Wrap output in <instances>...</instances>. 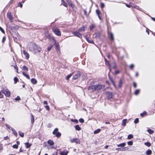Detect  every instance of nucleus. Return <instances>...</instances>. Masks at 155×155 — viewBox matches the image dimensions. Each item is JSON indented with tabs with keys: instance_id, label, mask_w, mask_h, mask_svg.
Returning <instances> with one entry per match:
<instances>
[{
	"instance_id": "nucleus-1",
	"label": "nucleus",
	"mask_w": 155,
	"mask_h": 155,
	"mask_svg": "<svg viewBox=\"0 0 155 155\" xmlns=\"http://www.w3.org/2000/svg\"><path fill=\"white\" fill-rule=\"evenodd\" d=\"M29 49L30 51L35 52H39L41 50V48L39 46H37L33 43L30 45Z\"/></svg>"
},
{
	"instance_id": "nucleus-2",
	"label": "nucleus",
	"mask_w": 155,
	"mask_h": 155,
	"mask_svg": "<svg viewBox=\"0 0 155 155\" xmlns=\"http://www.w3.org/2000/svg\"><path fill=\"white\" fill-rule=\"evenodd\" d=\"M104 87L105 86L104 85L98 84L89 86L88 87L87 89L88 90H91L93 91H95L96 90H100L102 88H104Z\"/></svg>"
},
{
	"instance_id": "nucleus-3",
	"label": "nucleus",
	"mask_w": 155,
	"mask_h": 155,
	"mask_svg": "<svg viewBox=\"0 0 155 155\" xmlns=\"http://www.w3.org/2000/svg\"><path fill=\"white\" fill-rule=\"evenodd\" d=\"M2 92L5 94L6 96L9 97L11 93L10 91L6 87L2 88L1 90Z\"/></svg>"
},
{
	"instance_id": "nucleus-4",
	"label": "nucleus",
	"mask_w": 155,
	"mask_h": 155,
	"mask_svg": "<svg viewBox=\"0 0 155 155\" xmlns=\"http://www.w3.org/2000/svg\"><path fill=\"white\" fill-rule=\"evenodd\" d=\"M58 128H56L52 132V134L54 135H55L56 137H59L61 136V134L58 131Z\"/></svg>"
},
{
	"instance_id": "nucleus-5",
	"label": "nucleus",
	"mask_w": 155,
	"mask_h": 155,
	"mask_svg": "<svg viewBox=\"0 0 155 155\" xmlns=\"http://www.w3.org/2000/svg\"><path fill=\"white\" fill-rule=\"evenodd\" d=\"M52 30L54 32L56 35L58 36H61V32L58 28H53L52 29Z\"/></svg>"
},
{
	"instance_id": "nucleus-6",
	"label": "nucleus",
	"mask_w": 155,
	"mask_h": 155,
	"mask_svg": "<svg viewBox=\"0 0 155 155\" xmlns=\"http://www.w3.org/2000/svg\"><path fill=\"white\" fill-rule=\"evenodd\" d=\"M106 94L108 95L107 98L108 99L112 98L114 97V95L112 92L109 91H106Z\"/></svg>"
},
{
	"instance_id": "nucleus-7",
	"label": "nucleus",
	"mask_w": 155,
	"mask_h": 155,
	"mask_svg": "<svg viewBox=\"0 0 155 155\" xmlns=\"http://www.w3.org/2000/svg\"><path fill=\"white\" fill-rule=\"evenodd\" d=\"M70 141L71 143H73L75 142L77 143H80V140L78 138L72 139L70 140Z\"/></svg>"
},
{
	"instance_id": "nucleus-8",
	"label": "nucleus",
	"mask_w": 155,
	"mask_h": 155,
	"mask_svg": "<svg viewBox=\"0 0 155 155\" xmlns=\"http://www.w3.org/2000/svg\"><path fill=\"white\" fill-rule=\"evenodd\" d=\"M7 17L9 19L11 22L13 21V17L11 12H8L7 14Z\"/></svg>"
},
{
	"instance_id": "nucleus-9",
	"label": "nucleus",
	"mask_w": 155,
	"mask_h": 155,
	"mask_svg": "<svg viewBox=\"0 0 155 155\" xmlns=\"http://www.w3.org/2000/svg\"><path fill=\"white\" fill-rule=\"evenodd\" d=\"M73 34L75 36L78 37L80 38L82 37V35L81 34L79 33L78 32L75 31L73 32Z\"/></svg>"
},
{
	"instance_id": "nucleus-10",
	"label": "nucleus",
	"mask_w": 155,
	"mask_h": 155,
	"mask_svg": "<svg viewBox=\"0 0 155 155\" xmlns=\"http://www.w3.org/2000/svg\"><path fill=\"white\" fill-rule=\"evenodd\" d=\"M85 38L86 40L88 43L91 44H94L93 40L92 39H89L87 35L85 36Z\"/></svg>"
},
{
	"instance_id": "nucleus-11",
	"label": "nucleus",
	"mask_w": 155,
	"mask_h": 155,
	"mask_svg": "<svg viewBox=\"0 0 155 155\" xmlns=\"http://www.w3.org/2000/svg\"><path fill=\"white\" fill-rule=\"evenodd\" d=\"M68 153V151L67 150H65L63 151H61L60 153L61 155H67Z\"/></svg>"
},
{
	"instance_id": "nucleus-12",
	"label": "nucleus",
	"mask_w": 155,
	"mask_h": 155,
	"mask_svg": "<svg viewBox=\"0 0 155 155\" xmlns=\"http://www.w3.org/2000/svg\"><path fill=\"white\" fill-rule=\"evenodd\" d=\"M23 54L25 55L27 59H28L29 58V55L28 53L25 50L23 51Z\"/></svg>"
},
{
	"instance_id": "nucleus-13",
	"label": "nucleus",
	"mask_w": 155,
	"mask_h": 155,
	"mask_svg": "<svg viewBox=\"0 0 155 155\" xmlns=\"http://www.w3.org/2000/svg\"><path fill=\"white\" fill-rule=\"evenodd\" d=\"M80 75L79 73H78L75 74L73 77V79L74 80L77 79L78 78L80 77Z\"/></svg>"
},
{
	"instance_id": "nucleus-14",
	"label": "nucleus",
	"mask_w": 155,
	"mask_h": 155,
	"mask_svg": "<svg viewBox=\"0 0 155 155\" xmlns=\"http://www.w3.org/2000/svg\"><path fill=\"white\" fill-rule=\"evenodd\" d=\"M86 27L85 26H83L80 28L78 29L79 31H85Z\"/></svg>"
},
{
	"instance_id": "nucleus-15",
	"label": "nucleus",
	"mask_w": 155,
	"mask_h": 155,
	"mask_svg": "<svg viewBox=\"0 0 155 155\" xmlns=\"http://www.w3.org/2000/svg\"><path fill=\"white\" fill-rule=\"evenodd\" d=\"M96 12L99 19L100 20H101V18L100 16V14L101 13V12L98 9H97Z\"/></svg>"
},
{
	"instance_id": "nucleus-16",
	"label": "nucleus",
	"mask_w": 155,
	"mask_h": 155,
	"mask_svg": "<svg viewBox=\"0 0 155 155\" xmlns=\"http://www.w3.org/2000/svg\"><path fill=\"white\" fill-rule=\"evenodd\" d=\"M108 34L110 40L111 41L114 40V38L113 33L111 32H110V33H109Z\"/></svg>"
},
{
	"instance_id": "nucleus-17",
	"label": "nucleus",
	"mask_w": 155,
	"mask_h": 155,
	"mask_svg": "<svg viewBox=\"0 0 155 155\" xmlns=\"http://www.w3.org/2000/svg\"><path fill=\"white\" fill-rule=\"evenodd\" d=\"M47 143H48V144H49L51 146H52L54 145V144L53 141L52 140H48Z\"/></svg>"
},
{
	"instance_id": "nucleus-18",
	"label": "nucleus",
	"mask_w": 155,
	"mask_h": 155,
	"mask_svg": "<svg viewBox=\"0 0 155 155\" xmlns=\"http://www.w3.org/2000/svg\"><path fill=\"white\" fill-rule=\"evenodd\" d=\"M31 82L33 84H35L37 83V81L35 78H32L31 80Z\"/></svg>"
},
{
	"instance_id": "nucleus-19",
	"label": "nucleus",
	"mask_w": 155,
	"mask_h": 155,
	"mask_svg": "<svg viewBox=\"0 0 155 155\" xmlns=\"http://www.w3.org/2000/svg\"><path fill=\"white\" fill-rule=\"evenodd\" d=\"M13 132V134L15 136H17L18 135L17 133L16 132V131L15 130V129H14L13 128H11V130Z\"/></svg>"
},
{
	"instance_id": "nucleus-20",
	"label": "nucleus",
	"mask_w": 155,
	"mask_h": 155,
	"mask_svg": "<svg viewBox=\"0 0 155 155\" xmlns=\"http://www.w3.org/2000/svg\"><path fill=\"white\" fill-rule=\"evenodd\" d=\"M105 64L107 66L108 69L110 70V71L111 70V68H110V64L109 61H107V62H106Z\"/></svg>"
},
{
	"instance_id": "nucleus-21",
	"label": "nucleus",
	"mask_w": 155,
	"mask_h": 155,
	"mask_svg": "<svg viewBox=\"0 0 155 155\" xmlns=\"http://www.w3.org/2000/svg\"><path fill=\"white\" fill-rule=\"evenodd\" d=\"M25 145H26V147L27 148H30L31 145V144L29 143L28 142H27L25 143Z\"/></svg>"
},
{
	"instance_id": "nucleus-22",
	"label": "nucleus",
	"mask_w": 155,
	"mask_h": 155,
	"mask_svg": "<svg viewBox=\"0 0 155 155\" xmlns=\"http://www.w3.org/2000/svg\"><path fill=\"white\" fill-rule=\"evenodd\" d=\"M125 145H126V143H120V144H117V146L118 147H124Z\"/></svg>"
},
{
	"instance_id": "nucleus-23",
	"label": "nucleus",
	"mask_w": 155,
	"mask_h": 155,
	"mask_svg": "<svg viewBox=\"0 0 155 155\" xmlns=\"http://www.w3.org/2000/svg\"><path fill=\"white\" fill-rule=\"evenodd\" d=\"M22 74L24 76H25V77H26V78H27V79H30L29 76L28 74H26L24 72H22Z\"/></svg>"
},
{
	"instance_id": "nucleus-24",
	"label": "nucleus",
	"mask_w": 155,
	"mask_h": 155,
	"mask_svg": "<svg viewBox=\"0 0 155 155\" xmlns=\"http://www.w3.org/2000/svg\"><path fill=\"white\" fill-rule=\"evenodd\" d=\"M122 85V81L121 79H120L119 81V84L118 85V87L119 88L121 87Z\"/></svg>"
},
{
	"instance_id": "nucleus-25",
	"label": "nucleus",
	"mask_w": 155,
	"mask_h": 155,
	"mask_svg": "<svg viewBox=\"0 0 155 155\" xmlns=\"http://www.w3.org/2000/svg\"><path fill=\"white\" fill-rule=\"evenodd\" d=\"M22 70L25 72H27L28 71V68L25 66H23L22 68Z\"/></svg>"
},
{
	"instance_id": "nucleus-26",
	"label": "nucleus",
	"mask_w": 155,
	"mask_h": 155,
	"mask_svg": "<svg viewBox=\"0 0 155 155\" xmlns=\"http://www.w3.org/2000/svg\"><path fill=\"white\" fill-rule=\"evenodd\" d=\"M127 121V119H124L122 121V125L123 126H125L126 125V123Z\"/></svg>"
},
{
	"instance_id": "nucleus-27",
	"label": "nucleus",
	"mask_w": 155,
	"mask_h": 155,
	"mask_svg": "<svg viewBox=\"0 0 155 155\" xmlns=\"http://www.w3.org/2000/svg\"><path fill=\"white\" fill-rule=\"evenodd\" d=\"M75 129L76 130L79 131L81 130V127H79V126L77 125L75 126Z\"/></svg>"
},
{
	"instance_id": "nucleus-28",
	"label": "nucleus",
	"mask_w": 155,
	"mask_h": 155,
	"mask_svg": "<svg viewBox=\"0 0 155 155\" xmlns=\"http://www.w3.org/2000/svg\"><path fill=\"white\" fill-rule=\"evenodd\" d=\"M101 130L100 129H98L97 130H96L95 131H94V134H98L100 132Z\"/></svg>"
},
{
	"instance_id": "nucleus-29",
	"label": "nucleus",
	"mask_w": 155,
	"mask_h": 155,
	"mask_svg": "<svg viewBox=\"0 0 155 155\" xmlns=\"http://www.w3.org/2000/svg\"><path fill=\"white\" fill-rule=\"evenodd\" d=\"M147 131L150 134H152L154 133V131L150 129H148Z\"/></svg>"
},
{
	"instance_id": "nucleus-30",
	"label": "nucleus",
	"mask_w": 155,
	"mask_h": 155,
	"mask_svg": "<svg viewBox=\"0 0 155 155\" xmlns=\"http://www.w3.org/2000/svg\"><path fill=\"white\" fill-rule=\"evenodd\" d=\"M147 113L146 111H144L143 113L140 114V115L142 117H143L147 114Z\"/></svg>"
},
{
	"instance_id": "nucleus-31",
	"label": "nucleus",
	"mask_w": 155,
	"mask_h": 155,
	"mask_svg": "<svg viewBox=\"0 0 155 155\" xmlns=\"http://www.w3.org/2000/svg\"><path fill=\"white\" fill-rule=\"evenodd\" d=\"M19 134V135L21 137H23L24 136V133L21 132V131H19L18 132Z\"/></svg>"
},
{
	"instance_id": "nucleus-32",
	"label": "nucleus",
	"mask_w": 155,
	"mask_h": 155,
	"mask_svg": "<svg viewBox=\"0 0 155 155\" xmlns=\"http://www.w3.org/2000/svg\"><path fill=\"white\" fill-rule=\"evenodd\" d=\"M31 123L32 124H33L34 122L35 118H34V116L32 115H31Z\"/></svg>"
},
{
	"instance_id": "nucleus-33",
	"label": "nucleus",
	"mask_w": 155,
	"mask_h": 155,
	"mask_svg": "<svg viewBox=\"0 0 155 155\" xmlns=\"http://www.w3.org/2000/svg\"><path fill=\"white\" fill-rule=\"evenodd\" d=\"M151 153H152L151 150H147L146 151V153L147 155H150V154H151Z\"/></svg>"
},
{
	"instance_id": "nucleus-34",
	"label": "nucleus",
	"mask_w": 155,
	"mask_h": 155,
	"mask_svg": "<svg viewBox=\"0 0 155 155\" xmlns=\"http://www.w3.org/2000/svg\"><path fill=\"white\" fill-rule=\"evenodd\" d=\"M144 144L148 147H149L151 146L150 143L149 142H147L145 143Z\"/></svg>"
},
{
	"instance_id": "nucleus-35",
	"label": "nucleus",
	"mask_w": 155,
	"mask_h": 155,
	"mask_svg": "<svg viewBox=\"0 0 155 155\" xmlns=\"http://www.w3.org/2000/svg\"><path fill=\"white\" fill-rule=\"evenodd\" d=\"M133 137V135L132 134H129L128 136L127 139L130 140Z\"/></svg>"
},
{
	"instance_id": "nucleus-36",
	"label": "nucleus",
	"mask_w": 155,
	"mask_h": 155,
	"mask_svg": "<svg viewBox=\"0 0 155 155\" xmlns=\"http://www.w3.org/2000/svg\"><path fill=\"white\" fill-rule=\"evenodd\" d=\"M14 81L15 84H16L17 82H18V78L16 77H15L14 78Z\"/></svg>"
},
{
	"instance_id": "nucleus-37",
	"label": "nucleus",
	"mask_w": 155,
	"mask_h": 155,
	"mask_svg": "<svg viewBox=\"0 0 155 155\" xmlns=\"http://www.w3.org/2000/svg\"><path fill=\"white\" fill-rule=\"evenodd\" d=\"M5 126L7 127L8 129L10 130H11V128H12L10 126V125H8V124H5Z\"/></svg>"
},
{
	"instance_id": "nucleus-38",
	"label": "nucleus",
	"mask_w": 155,
	"mask_h": 155,
	"mask_svg": "<svg viewBox=\"0 0 155 155\" xmlns=\"http://www.w3.org/2000/svg\"><path fill=\"white\" fill-rule=\"evenodd\" d=\"M140 92V90L139 89H137L135 90L134 92L135 94L137 95Z\"/></svg>"
},
{
	"instance_id": "nucleus-39",
	"label": "nucleus",
	"mask_w": 155,
	"mask_h": 155,
	"mask_svg": "<svg viewBox=\"0 0 155 155\" xmlns=\"http://www.w3.org/2000/svg\"><path fill=\"white\" fill-rule=\"evenodd\" d=\"M95 26L93 25H91L90 26V30L91 31L92 30L94 29V28H95Z\"/></svg>"
},
{
	"instance_id": "nucleus-40",
	"label": "nucleus",
	"mask_w": 155,
	"mask_h": 155,
	"mask_svg": "<svg viewBox=\"0 0 155 155\" xmlns=\"http://www.w3.org/2000/svg\"><path fill=\"white\" fill-rule=\"evenodd\" d=\"M72 74H71L68 75L66 77V79L67 80H68L71 77V76H72Z\"/></svg>"
},
{
	"instance_id": "nucleus-41",
	"label": "nucleus",
	"mask_w": 155,
	"mask_h": 155,
	"mask_svg": "<svg viewBox=\"0 0 155 155\" xmlns=\"http://www.w3.org/2000/svg\"><path fill=\"white\" fill-rule=\"evenodd\" d=\"M53 47V45H50L48 48V50L49 51Z\"/></svg>"
},
{
	"instance_id": "nucleus-42",
	"label": "nucleus",
	"mask_w": 155,
	"mask_h": 155,
	"mask_svg": "<svg viewBox=\"0 0 155 155\" xmlns=\"http://www.w3.org/2000/svg\"><path fill=\"white\" fill-rule=\"evenodd\" d=\"M133 144V142L132 141H129L127 142V144L129 145H132Z\"/></svg>"
},
{
	"instance_id": "nucleus-43",
	"label": "nucleus",
	"mask_w": 155,
	"mask_h": 155,
	"mask_svg": "<svg viewBox=\"0 0 155 155\" xmlns=\"http://www.w3.org/2000/svg\"><path fill=\"white\" fill-rule=\"evenodd\" d=\"M104 6H105V5L104 3H103L102 2H101L100 6L101 8H104Z\"/></svg>"
},
{
	"instance_id": "nucleus-44",
	"label": "nucleus",
	"mask_w": 155,
	"mask_h": 155,
	"mask_svg": "<svg viewBox=\"0 0 155 155\" xmlns=\"http://www.w3.org/2000/svg\"><path fill=\"white\" fill-rule=\"evenodd\" d=\"M20 100V97L18 96H17V97L15 98V100L16 101H19Z\"/></svg>"
},
{
	"instance_id": "nucleus-45",
	"label": "nucleus",
	"mask_w": 155,
	"mask_h": 155,
	"mask_svg": "<svg viewBox=\"0 0 155 155\" xmlns=\"http://www.w3.org/2000/svg\"><path fill=\"white\" fill-rule=\"evenodd\" d=\"M61 1L63 2L62 4L65 7H67L68 6L67 4L63 0H61Z\"/></svg>"
},
{
	"instance_id": "nucleus-46",
	"label": "nucleus",
	"mask_w": 155,
	"mask_h": 155,
	"mask_svg": "<svg viewBox=\"0 0 155 155\" xmlns=\"http://www.w3.org/2000/svg\"><path fill=\"white\" fill-rule=\"evenodd\" d=\"M139 122V119L138 118H136L134 121V122L135 124H137Z\"/></svg>"
},
{
	"instance_id": "nucleus-47",
	"label": "nucleus",
	"mask_w": 155,
	"mask_h": 155,
	"mask_svg": "<svg viewBox=\"0 0 155 155\" xmlns=\"http://www.w3.org/2000/svg\"><path fill=\"white\" fill-rule=\"evenodd\" d=\"M127 150V147H124L123 148H121L122 151H125Z\"/></svg>"
},
{
	"instance_id": "nucleus-48",
	"label": "nucleus",
	"mask_w": 155,
	"mask_h": 155,
	"mask_svg": "<svg viewBox=\"0 0 155 155\" xmlns=\"http://www.w3.org/2000/svg\"><path fill=\"white\" fill-rule=\"evenodd\" d=\"M12 147L13 148L15 149H17L18 147V146L16 144L13 145Z\"/></svg>"
},
{
	"instance_id": "nucleus-49",
	"label": "nucleus",
	"mask_w": 155,
	"mask_h": 155,
	"mask_svg": "<svg viewBox=\"0 0 155 155\" xmlns=\"http://www.w3.org/2000/svg\"><path fill=\"white\" fill-rule=\"evenodd\" d=\"M94 35H95L96 37H97L98 38H99L100 37V35L98 33H96Z\"/></svg>"
},
{
	"instance_id": "nucleus-50",
	"label": "nucleus",
	"mask_w": 155,
	"mask_h": 155,
	"mask_svg": "<svg viewBox=\"0 0 155 155\" xmlns=\"http://www.w3.org/2000/svg\"><path fill=\"white\" fill-rule=\"evenodd\" d=\"M23 6L22 4L21 3H18V6H19L21 7V8H22Z\"/></svg>"
},
{
	"instance_id": "nucleus-51",
	"label": "nucleus",
	"mask_w": 155,
	"mask_h": 155,
	"mask_svg": "<svg viewBox=\"0 0 155 155\" xmlns=\"http://www.w3.org/2000/svg\"><path fill=\"white\" fill-rule=\"evenodd\" d=\"M45 108L46 109L48 110H49L50 109L48 105H46L45 106Z\"/></svg>"
},
{
	"instance_id": "nucleus-52",
	"label": "nucleus",
	"mask_w": 155,
	"mask_h": 155,
	"mask_svg": "<svg viewBox=\"0 0 155 155\" xmlns=\"http://www.w3.org/2000/svg\"><path fill=\"white\" fill-rule=\"evenodd\" d=\"M0 30L3 33H5V31L1 27H0Z\"/></svg>"
},
{
	"instance_id": "nucleus-53",
	"label": "nucleus",
	"mask_w": 155,
	"mask_h": 155,
	"mask_svg": "<svg viewBox=\"0 0 155 155\" xmlns=\"http://www.w3.org/2000/svg\"><path fill=\"white\" fill-rule=\"evenodd\" d=\"M71 121L72 122H73L74 121V122H75L76 123H78V120L76 119H75L74 120H73V119H72L71 120Z\"/></svg>"
},
{
	"instance_id": "nucleus-54",
	"label": "nucleus",
	"mask_w": 155,
	"mask_h": 155,
	"mask_svg": "<svg viewBox=\"0 0 155 155\" xmlns=\"http://www.w3.org/2000/svg\"><path fill=\"white\" fill-rule=\"evenodd\" d=\"M134 65L133 64H131L130 66V68L131 69H133V68H134Z\"/></svg>"
},
{
	"instance_id": "nucleus-55",
	"label": "nucleus",
	"mask_w": 155,
	"mask_h": 155,
	"mask_svg": "<svg viewBox=\"0 0 155 155\" xmlns=\"http://www.w3.org/2000/svg\"><path fill=\"white\" fill-rule=\"evenodd\" d=\"M79 121L81 123H83L84 122V120L83 119L81 118L79 119Z\"/></svg>"
},
{
	"instance_id": "nucleus-56",
	"label": "nucleus",
	"mask_w": 155,
	"mask_h": 155,
	"mask_svg": "<svg viewBox=\"0 0 155 155\" xmlns=\"http://www.w3.org/2000/svg\"><path fill=\"white\" fill-rule=\"evenodd\" d=\"M84 14L87 17L88 15L87 14V11L86 9H84Z\"/></svg>"
},
{
	"instance_id": "nucleus-57",
	"label": "nucleus",
	"mask_w": 155,
	"mask_h": 155,
	"mask_svg": "<svg viewBox=\"0 0 155 155\" xmlns=\"http://www.w3.org/2000/svg\"><path fill=\"white\" fill-rule=\"evenodd\" d=\"M133 85L134 87L135 88H136L137 87V84H136V83L135 82H133Z\"/></svg>"
},
{
	"instance_id": "nucleus-58",
	"label": "nucleus",
	"mask_w": 155,
	"mask_h": 155,
	"mask_svg": "<svg viewBox=\"0 0 155 155\" xmlns=\"http://www.w3.org/2000/svg\"><path fill=\"white\" fill-rule=\"evenodd\" d=\"M5 39L6 38L5 37H3L2 41V42L3 43L5 42Z\"/></svg>"
},
{
	"instance_id": "nucleus-59",
	"label": "nucleus",
	"mask_w": 155,
	"mask_h": 155,
	"mask_svg": "<svg viewBox=\"0 0 155 155\" xmlns=\"http://www.w3.org/2000/svg\"><path fill=\"white\" fill-rule=\"evenodd\" d=\"M132 6L133 7H134L135 8H136L137 9H138L139 8V7L138 6H136V5H135V6L134 5H133V6Z\"/></svg>"
},
{
	"instance_id": "nucleus-60",
	"label": "nucleus",
	"mask_w": 155,
	"mask_h": 155,
	"mask_svg": "<svg viewBox=\"0 0 155 155\" xmlns=\"http://www.w3.org/2000/svg\"><path fill=\"white\" fill-rule=\"evenodd\" d=\"M116 150L118 151H121V148H116Z\"/></svg>"
},
{
	"instance_id": "nucleus-61",
	"label": "nucleus",
	"mask_w": 155,
	"mask_h": 155,
	"mask_svg": "<svg viewBox=\"0 0 155 155\" xmlns=\"http://www.w3.org/2000/svg\"><path fill=\"white\" fill-rule=\"evenodd\" d=\"M110 81L112 82V83H113L115 87V84L114 83V82L113 81V80H110Z\"/></svg>"
},
{
	"instance_id": "nucleus-62",
	"label": "nucleus",
	"mask_w": 155,
	"mask_h": 155,
	"mask_svg": "<svg viewBox=\"0 0 155 155\" xmlns=\"http://www.w3.org/2000/svg\"><path fill=\"white\" fill-rule=\"evenodd\" d=\"M14 68L16 70H18V67L17 66V65H15L14 66Z\"/></svg>"
},
{
	"instance_id": "nucleus-63",
	"label": "nucleus",
	"mask_w": 155,
	"mask_h": 155,
	"mask_svg": "<svg viewBox=\"0 0 155 155\" xmlns=\"http://www.w3.org/2000/svg\"><path fill=\"white\" fill-rule=\"evenodd\" d=\"M44 104H45L47 105L48 104V102L46 101H44Z\"/></svg>"
},
{
	"instance_id": "nucleus-64",
	"label": "nucleus",
	"mask_w": 155,
	"mask_h": 155,
	"mask_svg": "<svg viewBox=\"0 0 155 155\" xmlns=\"http://www.w3.org/2000/svg\"><path fill=\"white\" fill-rule=\"evenodd\" d=\"M119 71H115V73L116 74H119Z\"/></svg>"
}]
</instances>
